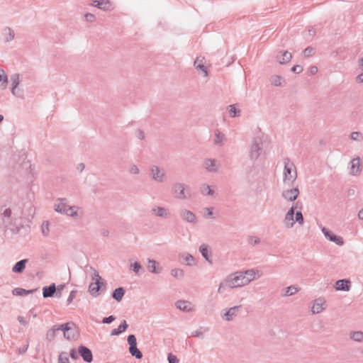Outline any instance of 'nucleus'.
I'll list each match as a JSON object with an SVG mask.
<instances>
[{
    "instance_id": "nucleus-58",
    "label": "nucleus",
    "mask_w": 363,
    "mask_h": 363,
    "mask_svg": "<svg viewBox=\"0 0 363 363\" xmlns=\"http://www.w3.org/2000/svg\"><path fill=\"white\" fill-rule=\"evenodd\" d=\"M85 20L89 22H94L96 20V17L94 14L91 13H87L84 15Z\"/></svg>"
},
{
    "instance_id": "nucleus-22",
    "label": "nucleus",
    "mask_w": 363,
    "mask_h": 363,
    "mask_svg": "<svg viewBox=\"0 0 363 363\" xmlns=\"http://www.w3.org/2000/svg\"><path fill=\"white\" fill-rule=\"evenodd\" d=\"M242 272L243 274H245V279H247V285L253 281L256 278V276H257V277H260L262 276V273H260L259 271L255 270L254 269Z\"/></svg>"
},
{
    "instance_id": "nucleus-9",
    "label": "nucleus",
    "mask_w": 363,
    "mask_h": 363,
    "mask_svg": "<svg viewBox=\"0 0 363 363\" xmlns=\"http://www.w3.org/2000/svg\"><path fill=\"white\" fill-rule=\"evenodd\" d=\"M10 80L11 82V93L13 96L22 98L23 94L22 91H21L19 89H18V86L20 84V79H19V74H13L10 77Z\"/></svg>"
},
{
    "instance_id": "nucleus-63",
    "label": "nucleus",
    "mask_w": 363,
    "mask_h": 363,
    "mask_svg": "<svg viewBox=\"0 0 363 363\" xmlns=\"http://www.w3.org/2000/svg\"><path fill=\"white\" fill-rule=\"evenodd\" d=\"M191 336L197 337H203V332L201 330V328L199 330H196L191 333Z\"/></svg>"
},
{
    "instance_id": "nucleus-25",
    "label": "nucleus",
    "mask_w": 363,
    "mask_h": 363,
    "mask_svg": "<svg viewBox=\"0 0 363 363\" xmlns=\"http://www.w3.org/2000/svg\"><path fill=\"white\" fill-rule=\"evenodd\" d=\"M2 35L6 43L11 42L15 38L14 30L9 26H6L2 29Z\"/></svg>"
},
{
    "instance_id": "nucleus-64",
    "label": "nucleus",
    "mask_w": 363,
    "mask_h": 363,
    "mask_svg": "<svg viewBox=\"0 0 363 363\" xmlns=\"http://www.w3.org/2000/svg\"><path fill=\"white\" fill-rule=\"evenodd\" d=\"M291 71L294 73H296V74H299L301 72H302L303 71V68L301 65H294L292 68H291Z\"/></svg>"
},
{
    "instance_id": "nucleus-39",
    "label": "nucleus",
    "mask_w": 363,
    "mask_h": 363,
    "mask_svg": "<svg viewBox=\"0 0 363 363\" xmlns=\"http://www.w3.org/2000/svg\"><path fill=\"white\" fill-rule=\"evenodd\" d=\"M228 111L230 117L235 118L240 116V110L236 108L235 104H231L228 106Z\"/></svg>"
},
{
    "instance_id": "nucleus-56",
    "label": "nucleus",
    "mask_w": 363,
    "mask_h": 363,
    "mask_svg": "<svg viewBox=\"0 0 363 363\" xmlns=\"http://www.w3.org/2000/svg\"><path fill=\"white\" fill-rule=\"evenodd\" d=\"M77 293V291L76 290H72L70 292V294L68 296V298L67 300V305L70 304L72 302V301L76 298Z\"/></svg>"
},
{
    "instance_id": "nucleus-38",
    "label": "nucleus",
    "mask_w": 363,
    "mask_h": 363,
    "mask_svg": "<svg viewBox=\"0 0 363 363\" xmlns=\"http://www.w3.org/2000/svg\"><path fill=\"white\" fill-rule=\"evenodd\" d=\"M125 294V290L123 287L116 289L112 294V297L117 301H121Z\"/></svg>"
},
{
    "instance_id": "nucleus-20",
    "label": "nucleus",
    "mask_w": 363,
    "mask_h": 363,
    "mask_svg": "<svg viewBox=\"0 0 363 363\" xmlns=\"http://www.w3.org/2000/svg\"><path fill=\"white\" fill-rule=\"evenodd\" d=\"M215 138L213 140V143L218 146H223L227 141V138L225 134L222 133L218 129L215 130L214 131Z\"/></svg>"
},
{
    "instance_id": "nucleus-10",
    "label": "nucleus",
    "mask_w": 363,
    "mask_h": 363,
    "mask_svg": "<svg viewBox=\"0 0 363 363\" xmlns=\"http://www.w3.org/2000/svg\"><path fill=\"white\" fill-rule=\"evenodd\" d=\"M298 202L295 205H293L285 215L284 223L286 228H291L295 224L294 214L295 209L296 208Z\"/></svg>"
},
{
    "instance_id": "nucleus-40",
    "label": "nucleus",
    "mask_w": 363,
    "mask_h": 363,
    "mask_svg": "<svg viewBox=\"0 0 363 363\" xmlns=\"http://www.w3.org/2000/svg\"><path fill=\"white\" fill-rule=\"evenodd\" d=\"M350 337L357 342H363V332L362 331H353L350 333Z\"/></svg>"
},
{
    "instance_id": "nucleus-3",
    "label": "nucleus",
    "mask_w": 363,
    "mask_h": 363,
    "mask_svg": "<svg viewBox=\"0 0 363 363\" xmlns=\"http://www.w3.org/2000/svg\"><path fill=\"white\" fill-rule=\"evenodd\" d=\"M171 191L174 197L179 200H184L190 196L189 187L182 182L174 183Z\"/></svg>"
},
{
    "instance_id": "nucleus-33",
    "label": "nucleus",
    "mask_w": 363,
    "mask_h": 363,
    "mask_svg": "<svg viewBox=\"0 0 363 363\" xmlns=\"http://www.w3.org/2000/svg\"><path fill=\"white\" fill-rule=\"evenodd\" d=\"M102 283H91L89 286V291L91 296L94 297H97L99 296V290L101 289Z\"/></svg>"
},
{
    "instance_id": "nucleus-46",
    "label": "nucleus",
    "mask_w": 363,
    "mask_h": 363,
    "mask_svg": "<svg viewBox=\"0 0 363 363\" xmlns=\"http://www.w3.org/2000/svg\"><path fill=\"white\" fill-rule=\"evenodd\" d=\"M270 82L275 86H280L281 84V77L279 75H274L270 78Z\"/></svg>"
},
{
    "instance_id": "nucleus-36",
    "label": "nucleus",
    "mask_w": 363,
    "mask_h": 363,
    "mask_svg": "<svg viewBox=\"0 0 363 363\" xmlns=\"http://www.w3.org/2000/svg\"><path fill=\"white\" fill-rule=\"evenodd\" d=\"M80 210V208L76 206H70L69 208H67V212L65 213V215L67 216H70L72 218H77L79 217V211Z\"/></svg>"
},
{
    "instance_id": "nucleus-31",
    "label": "nucleus",
    "mask_w": 363,
    "mask_h": 363,
    "mask_svg": "<svg viewBox=\"0 0 363 363\" xmlns=\"http://www.w3.org/2000/svg\"><path fill=\"white\" fill-rule=\"evenodd\" d=\"M240 306H234V307H232L230 308H229L225 313L224 315H223V318L228 320V321H230L233 319V318L235 316H236L238 312V310L240 308Z\"/></svg>"
},
{
    "instance_id": "nucleus-34",
    "label": "nucleus",
    "mask_w": 363,
    "mask_h": 363,
    "mask_svg": "<svg viewBox=\"0 0 363 363\" xmlns=\"http://www.w3.org/2000/svg\"><path fill=\"white\" fill-rule=\"evenodd\" d=\"M28 262V259H21L17 262L12 268V272L14 273H21L26 268V264Z\"/></svg>"
},
{
    "instance_id": "nucleus-27",
    "label": "nucleus",
    "mask_w": 363,
    "mask_h": 363,
    "mask_svg": "<svg viewBox=\"0 0 363 363\" xmlns=\"http://www.w3.org/2000/svg\"><path fill=\"white\" fill-rule=\"evenodd\" d=\"M91 6L97 7L103 11H108L111 7V2L109 0H95L91 3Z\"/></svg>"
},
{
    "instance_id": "nucleus-13",
    "label": "nucleus",
    "mask_w": 363,
    "mask_h": 363,
    "mask_svg": "<svg viewBox=\"0 0 363 363\" xmlns=\"http://www.w3.org/2000/svg\"><path fill=\"white\" fill-rule=\"evenodd\" d=\"M350 174L356 176L361 172V160L359 157L353 158L349 163Z\"/></svg>"
},
{
    "instance_id": "nucleus-48",
    "label": "nucleus",
    "mask_w": 363,
    "mask_h": 363,
    "mask_svg": "<svg viewBox=\"0 0 363 363\" xmlns=\"http://www.w3.org/2000/svg\"><path fill=\"white\" fill-rule=\"evenodd\" d=\"M49 222L44 221L41 225V231L44 236L47 237L49 235L50 229H49Z\"/></svg>"
},
{
    "instance_id": "nucleus-23",
    "label": "nucleus",
    "mask_w": 363,
    "mask_h": 363,
    "mask_svg": "<svg viewBox=\"0 0 363 363\" xmlns=\"http://www.w3.org/2000/svg\"><path fill=\"white\" fill-rule=\"evenodd\" d=\"M335 287L337 291H349L351 288L350 281L348 279L337 280Z\"/></svg>"
},
{
    "instance_id": "nucleus-21",
    "label": "nucleus",
    "mask_w": 363,
    "mask_h": 363,
    "mask_svg": "<svg viewBox=\"0 0 363 363\" xmlns=\"http://www.w3.org/2000/svg\"><path fill=\"white\" fill-rule=\"evenodd\" d=\"M147 268L148 271L153 274H160L162 272V267H160L159 263L155 259H147Z\"/></svg>"
},
{
    "instance_id": "nucleus-52",
    "label": "nucleus",
    "mask_w": 363,
    "mask_h": 363,
    "mask_svg": "<svg viewBox=\"0 0 363 363\" xmlns=\"http://www.w3.org/2000/svg\"><path fill=\"white\" fill-rule=\"evenodd\" d=\"M129 172L131 174H138L140 173V169L136 164H132L129 167Z\"/></svg>"
},
{
    "instance_id": "nucleus-43",
    "label": "nucleus",
    "mask_w": 363,
    "mask_h": 363,
    "mask_svg": "<svg viewBox=\"0 0 363 363\" xmlns=\"http://www.w3.org/2000/svg\"><path fill=\"white\" fill-rule=\"evenodd\" d=\"M33 290H26L21 288H16L12 291V294L14 296H26L33 293Z\"/></svg>"
},
{
    "instance_id": "nucleus-6",
    "label": "nucleus",
    "mask_w": 363,
    "mask_h": 363,
    "mask_svg": "<svg viewBox=\"0 0 363 363\" xmlns=\"http://www.w3.org/2000/svg\"><path fill=\"white\" fill-rule=\"evenodd\" d=\"M129 345V352L132 356L136 359H141L143 357L142 352L137 347V340L134 335H129L127 338Z\"/></svg>"
},
{
    "instance_id": "nucleus-7",
    "label": "nucleus",
    "mask_w": 363,
    "mask_h": 363,
    "mask_svg": "<svg viewBox=\"0 0 363 363\" xmlns=\"http://www.w3.org/2000/svg\"><path fill=\"white\" fill-rule=\"evenodd\" d=\"M64 337L67 340H73L77 335V330L76 325L73 322H68L64 323L63 328Z\"/></svg>"
},
{
    "instance_id": "nucleus-16",
    "label": "nucleus",
    "mask_w": 363,
    "mask_h": 363,
    "mask_svg": "<svg viewBox=\"0 0 363 363\" xmlns=\"http://www.w3.org/2000/svg\"><path fill=\"white\" fill-rule=\"evenodd\" d=\"M78 353L82 357L84 362L90 363L93 360L91 351L84 345H80L78 348Z\"/></svg>"
},
{
    "instance_id": "nucleus-60",
    "label": "nucleus",
    "mask_w": 363,
    "mask_h": 363,
    "mask_svg": "<svg viewBox=\"0 0 363 363\" xmlns=\"http://www.w3.org/2000/svg\"><path fill=\"white\" fill-rule=\"evenodd\" d=\"M55 337V333L51 329L48 330V332L46 333V338L49 341H52V340H54Z\"/></svg>"
},
{
    "instance_id": "nucleus-12",
    "label": "nucleus",
    "mask_w": 363,
    "mask_h": 363,
    "mask_svg": "<svg viewBox=\"0 0 363 363\" xmlns=\"http://www.w3.org/2000/svg\"><path fill=\"white\" fill-rule=\"evenodd\" d=\"M180 218L185 222L195 224L197 222L196 215L191 211L183 208L179 212Z\"/></svg>"
},
{
    "instance_id": "nucleus-50",
    "label": "nucleus",
    "mask_w": 363,
    "mask_h": 363,
    "mask_svg": "<svg viewBox=\"0 0 363 363\" xmlns=\"http://www.w3.org/2000/svg\"><path fill=\"white\" fill-rule=\"evenodd\" d=\"M248 243L252 245H256L260 242V239L255 236H249L247 238Z\"/></svg>"
},
{
    "instance_id": "nucleus-62",
    "label": "nucleus",
    "mask_w": 363,
    "mask_h": 363,
    "mask_svg": "<svg viewBox=\"0 0 363 363\" xmlns=\"http://www.w3.org/2000/svg\"><path fill=\"white\" fill-rule=\"evenodd\" d=\"M65 287V286L64 284H60L57 286V288H56V292H55V294H56V296L60 298L62 296V290Z\"/></svg>"
},
{
    "instance_id": "nucleus-37",
    "label": "nucleus",
    "mask_w": 363,
    "mask_h": 363,
    "mask_svg": "<svg viewBox=\"0 0 363 363\" xmlns=\"http://www.w3.org/2000/svg\"><path fill=\"white\" fill-rule=\"evenodd\" d=\"M128 325L125 320H123L121 325L118 327V328L113 329L111 330V335H118L123 332H124L127 328Z\"/></svg>"
},
{
    "instance_id": "nucleus-49",
    "label": "nucleus",
    "mask_w": 363,
    "mask_h": 363,
    "mask_svg": "<svg viewBox=\"0 0 363 363\" xmlns=\"http://www.w3.org/2000/svg\"><path fill=\"white\" fill-rule=\"evenodd\" d=\"M350 138L352 140H355V141H360L363 139L362 134L358 131L352 132L350 134Z\"/></svg>"
},
{
    "instance_id": "nucleus-8",
    "label": "nucleus",
    "mask_w": 363,
    "mask_h": 363,
    "mask_svg": "<svg viewBox=\"0 0 363 363\" xmlns=\"http://www.w3.org/2000/svg\"><path fill=\"white\" fill-rule=\"evenodd\" d=\"M203 167L208 172L216 173L219 169L220 164L216 159L206 158L203 160Z\"/></svg>"
},
{
    "instance_id": "nucleus-5",
    "label": "nucleus",
    "mask_w": 363,
    "mask_h": 363,
    "mask_svg": "<svg viewBox=\"0 0 363 363\" xmlns=\"http://www.w3.org/2000/svg\"><path fill=\"white\" fill-rule=\"evenodd\" d=\"M149 175L151 179L157 183H164L167 179L165 170L155 164L151 165L149 169Z\"/></svg>"
},
{
    "instance_id": "nucleus-4",
    "label": "nucleus",
    "mask_w": 363,
    "mask_h": 363,
    "mask_svg": "<svg viewBox=\"0 0 363 363\" xmlns=\"http://www.w3.org/2000/svg\"><path fill=\"white\" fill-rule=\"evenodd\" d=\"M263 148V136L259 133L255 136L252 140L250 157L252 160H256L260 156Z\"/></svg>"
},
{
    "instance_id": "nucleus-61",
    "label": "nucleus",
    "mask_w": 363,
    "mask_h": 363,
    "mask_svg": "<svg viewBox=\"0 0 363 363\" xmlns=\"http://www.w3.org/2000/svg\"><path fill=\"white\" fill-rule=\"evenodd\" d=\"M116 318L113 315H110L108 317L104 318L102 320V323L104 324H110L113 320H115Z\"/></svg>"
},
{
    "instance_id": "nucleus-44",
    "label": "nucleus",
    "mask_w": 363,
    "mask_h": 363,
    "mask_svg": "<svg viewBox=\"0 0 363 363\" xmlns=\"http://www.w3.org/2000/svg\"><path fill=\"white\" fill-rule=\"evenodd\" d=\"M171 275L176 279H182L184 277V272L182 269L174 268L170 272Z\"/></svg>"
},
{
    "instance_id": "nucleus-53",
    "label": "nucleus",
    "mask_w": 363,
    "mask_h": 363,
    "mask_svg": "<svg viewBox=\"0 0 363 363\" xmlns=\"http://www.w3.org/2000/svg\"><path fill=\"white\" fill-rule=\"evenodd\" d=\"M303 53L305 57L312 56L314 54V48L308 47L303 50Z\"/></svg>"
},
{
    "instance_id": "nucleus-55",
    "label": "nucleus",
    "mask_w": 363,
    "mask_h": 363,
    "mask_svg": "<svg viewBox=\"0 0 363 363\" xmlns=\"http://www.w3.org/2000/svg\"><path fill=\"white\" fill-rule=\"evenodd\" d=\"M132 269L136 274H138L140 270L142 269L141 264L138 262H135L131 264Z\"/></svg>"
},
{
    "instance_id": "nucleus-28",
    "label": "nucleus",
    "mask_w": 363,
    "mask_h": 363,
    "mask_svg": "<svg viewBox=\"0 0 363 363\" xmlns=\"http://www.w3.org/2000/svg\"><path fill=\"white\" fill-rule=\"evenodd\" d=\"M325 303V301L321 298H317L314 301L313 307L311 308V312L313 314L320 313L324 310L323 305Z\"/></svg>"
},
{
    "instance_id": "nucleus-15",
    "label": "nucleus",
    "mask_w": 363,
    "mask_h": 363,
    "mask_svg": "<svg viewBox=\"0 0 363 363\" xmlns=\"http://www.w3.org/2000/svg\"><path fill=\"white\" fill-rule=\"evenodd\" d=\"M322 232L324 234L325 237L330 241L335 242L336 245L339 246L343 245L344 241L342 237L337 236L333 234L331 231L328 230L325 227L322 228Z\"/></svg>"
},
{
    "instance_id": "nucleus-30",
    "label": "nucleus",
    "mask_w": 363,
    "mask_h": 363,
    "mask_svg": "<svg viewBox=\"0 0 363 363\" xmlns=\"http://www.w3.org/2000/svg\"><path fill=\"white\" fill-rule=\"evenodd\" d=\"M199 252L202 255L203 257L210 264H212V260L211 259V252L208 250V245L207 244L203 243L199 247Z\"/></svg>"
},
{
    "instance_id": "nucleus-26",
    "label": "nucleus",
    "mask_w": 363,
    "mask_h": 363,
    "mask_svg": "<svg viewBox=\"0 0 363 363\" xmlns=\"http://www.w3.org/2000/svg\"><path fill=\"white\" fill-rule=\"evenodd\" d=\"M291 58L292 54L288 51H281L279 55H277V60L281 65L289 62Z\"/></svg>"
},
{
    "instance_id": "nucleus-11",
    "label": "nucleus",
    "mask_w": 363,
    "mask_h": 363,
    "mask_svg": "<svg viewBox=\"0 0 363 363\" xmlns=\"http://www.w3.org/2000/svg\"><path fill=\"white\" fill-rule=\"evenodd\" d=\"M298 195L299 189L298 187L284 189L281 193V196L288 201H294Z\"/></svg>"
},
{
    "instance_id": "nucleus-19",
    "label": "nucleus",
    "mask_w": 363,
    "mask_h": 363,
    "mask_svg": "<svg viewBox=\"0 0 363 363\" xmlns=\"http://www.w3.org/2000/svg\"><path fill=\"white\" fill-rule=\"evenodd\" d=\"M179 259L182 264L187 266H193L196 264L195 258L188 252L181 253Z\"/></svg>"
},
{
    "instance_id": "nucleus-14",
    "label": "nucleus",
    "mask_w": 363,
    "mask_h": 363,
    "mask_svg": "<svg viewBox=\"0 0 363 363\" xmlns=\"http://www.w3.org/2000/svg\"><path fill=\"white\" fill-rule=\"evenodd\" d=\"M70 206L67 203V199L65 198H60L56 201L54 206V209L56 212L65 214L67 212V209Z\"/></svg>"
},
{
    "instance_id": "nucleus-35",
    "label": "nucleus",
    "mask_w": 363,
    "mask_h": 363,
    "mask_svg": "<svg viewBox=\"0 0 363 363\" xmlns=\"http://www.w3.org/2000/svg\"><path fill=\"white\" fill-rule=\"evenodd\" d=\"M299 289H300L296 286L295 285L289 286L283 290L284 292L281 294V296L283 297H287L294 295L299 291Z\"/></svg>"
},
{
    "instance_id": "nucleus-59",
    "label": "nucleus",
    "mask_w": 363,
    "mask_h": 363,
    "mask_svg": "<svg viewBox=\"0 0 363 363\" xmlns=\"http://www.w3.org/2000/svg\"><path fill=\"white\" fill-rule=\"evenodd\" d=\"M135 135L136 137L139 139V140H145V133L140 130V129H138L136 130L135 131Z\"/></svg>"
},
{
    "instance_id": "nucleus-51",
    "label": "nucleus",
    "mask_w": 363,
    "mask_h": 363,
    "mask_svg": "<svg viewBox=\"0 0 363 363\" xmlns=\"http://www.w3.org/2000/svg\"><path fill=\"white\" fill-rule=\"evenodd\" d=\"M295 223L297 222L298 224L302 225L303 223V216L301 211H297L295 214Z\"/></svg>"
},
{
    "instance_id": "nucleus-45",
    "label": "nucleus",
    "mask_w": 363,
    "mask_h": 363,
    "mask_svg": "<svg viewBox=\"0 0 363 363\" xmlns=\"http://www.w3.org/2000/svg\"><path fill=\"white\" fill-rule=\"evenodd\" d=\"M213 208H209L206 207L203 209V217L205 218H214L213 217Z\"/></svg>"
},
{
    "instance_id": "nucleus-1",
    "label": "nucleus",
    "mask_w": 363,
    "mask_h": 363,
    "mask_svg": "<svg viewBox=\"0 0 363 363\" xmlns=\"http://www.w3.org/2000/svg\"><path fill=\"white\" fill-rule=\"evenodd\" d=\"M284 184L290 186L295 182L297 178L296 168L294 164L289 158H285L284 160Z\"/></svg>"
},
{
    "instance_id": "nucleus-18",
    "label": "nucleus",
    "mask_w": 363,
    "mask_h": 363,
    "mask_svg": "<svg viewBox=\"0 0 363 363\" xmlns=\"http://www.w3.org/2000/svg\"><path fill=\"white\" fill-rule=\"evenodd\" d=\"M151 212L154 216L163 218H167L169 216V210L162 206H154L151 209Z\"/></svg>"
},
{
    "instance_id": "nucleus-2",
    "label": "nucleus",
    "mask_w": 363,
    "mask_h": 363,
    "mask_svg": "<svg viewBox=\"0 0 363 363\" xmlns=\"http://www.w3.org/2000/svg\"><path fill=\"white\" fill-rule=\"evenodd\" d=\"M225 283L231 289L241 287L247 285V279L242 271L236 272L228 276L225 279Z\"/></svg>"
},
{
    "instance_id": "nucleus-41",
    "label": "nucleus",
    "mask_w": 363,
    "mask_h": 363,
    "mask_svg": "<svg viewBox=\"0 0 363 363\" xmlns=\"http://www.w3.org/2000/svg\"><path fill=\"white\" fill-rule=\"evenodd\" d=\"M201 193L203 195L211 196L214 195V191L211 189V186L206 184H203L200 187Z\"/></svg>"
},
{
    "instance_id": "nucleus-17",
    "label": "nucleus",
    "mask_w": 363,
    "mask_h": 363,
    "mask_svg": "<svg viewBox=\"0 0 363 363\" xmlns=\"http://www.w3.org/2000/svg\"><path fill=\"white\" fill-rule=\"evenodd\" d=\"M1 215L2 216V223L6 228L11 225L13 220H16V217H11L12 211L10 208H6Z\"/></svg>"
},
{
    "instance_id": "nucleus-24",
    "label": "nucleus",
    "mask_w": 363,
    "mask_h": 363,
    "mask_svg": "<svg viewBox=\"0 0 363 363\" xmlns=\"http://www.w3.org/2000/svg\"><path fill=\"white\" fill-rule=\"evenodd\" d=\"M176 307L184 312H190L193 311V305L188 301L179 300L175 303Z\"/></svg>"
},
{
    "instance_id": "nucleus-42",
    "label": "nucleus",
    "mask_w": 363,
    "mask_h": 363,
    "mask_svg": "<svg viewBox=\"0 0 363 363\" xmlns=\"http://www.w3.org/2000/svg\"><path fill=\"white\" fill-rule=\"evenodd\" d=\"M8 83V77L4 69L0 68V87L5 89Z\"/></svg>"
},
{
    "instance_id": "nucleus-54",
    "label": "nucleus",
    "mask_w": 363,
    "mask_h": 363,
    "mask_svg": "<svg viewBox=\"0 0 363 363\" xmlns=\"http://www.w3.org/2000/svg\"><path fill=\"white\" fill-rule=\"evenodd\" d=\"M167 359H168L169 363H179V360L177 357V356L174 355L172 353L168 354Z\"/></svg>"
},
{
    "instance_id": "nucleus-32",
    "label": "nucleus",
    "mask_w": 363,
    "mask_h": 363,
    "mask_svg": "<svg viewBox=\"0 0 363 363\" xmlns=\"http://www.w3.org/2000/svg\"><path fill=\"white\" fill-rule=\"evenodd\" d=\"M56 292V286L55 284H50L49 286L43 288V296L44 298L52 297Z\"/></svg>"
},
{
    "instance_id": "nucleus-47",
    "label": "nucleus",
    "mask_w": 363,
    "mask_h": 363,
    "mask_svg": "<svg viewBox=\"0 0 363 363\" xmlns=\"http://www.w3.org/2000/svg\"><path fill=\"white\" fill-rule=\"evenodd\" d=\"M58 363H69V357L67 352H62L59 354Z\"/></svg>"
},
{
    "instance_id": "nucleus-57",
    "label": "nucleus",
    "mask_w": 363,
    "mask_h": 363,
    "mask_svg": "<svg viewBox=\"0 0 363 363\" xmlns=\"http://www.w3.org/2000/svg\"><path fill=\"white\" fill-rule=\"evenodd\" d=\"M90 269L94 272V277H92V279H95L96 280L95 282L101 283V277L99 276V272L94 268H93L92 267H91Z\"/></svg>"
},
{
    "instance_id": "nucleus-29",
    "label": "nucleus",
    "mask_w": 363,
    "mask_h": 363,
    "mask_svg": "<svg viewBox=\"0 0 363 363\" xmlns=\"http://www.w3.org/2000/svg\"><path fill=\"white\" fill-rule=\"evenodd\" d=\"M204 58L200 59L199 57H197L196 60L194 61V66L197 70L201 71L204 77H207L208 74L207 67L204 65L203 62Z\"/></svg>"
}]
</instances>
